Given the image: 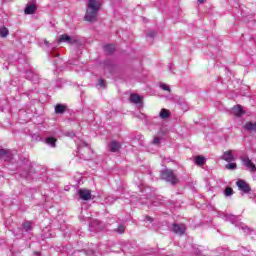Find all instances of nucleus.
<instances>
[{
  "mask_svg": "<svg viewBox=\"0 0 256 256\" xmlns=\"http://www.w3.org/2000/svg\"><path fill=\"white\" fill-rule=\"evenodd\" d=\"M205 163V157L203 156H197L195 158V164L199 165L200 167L203 166V164Z\"/></svg>",
  "mask_w": 256,
  "mask_h": 256,
  "instance_id": "6ab92c4d",
  "label": "nucleus"
},
{
  "mask_svg": "<svg viewBox=\"0 0 256 256\" xmlns=\"http://www.w3.org/2000/svg\"><path fill=\"white\" fill-rule=\"evenodd\" d=\"M7 35H9V29H7L6 27H1L0 28V36L5 38V37H7Z\"/></svg>",
  "mask_w": 256,
  "mask_h": 256,
  "instance_id": "aec40b11",
  "label": "nucleus"
},
{
  "mask_svg": "<svg viewBox=\"0 0 256 256\" xmlns=\"http://www.w3.org/2000/svg\"><path fill=\"white\" fill-rule=\"evenodd\" d=\"M207 0H198V3H200V4H203V3H205Z\"/></svg>",
  "mask_w": 256,
  "mask_h": 256,
  "instance_id": "c9c22d12",
  "label": "nucleus"
},
{
  "mask_svg": "<svg viewBox=\"0 0 256 256\" xmlns=\"http://www.w3.org/2000/svg\"><path fill=\"white\" fill-rule=\"evenodd\" d=\"M159 117H160V119H163V120L169 119V117H171V111H169L165 108H162L160 110Z\"/></svg>",
  "mask_w": 256,
  "mask_h": 256,
  "instance_id": "9b49d317",
  "label": "nucleus"
},
{
  "mask_svg": "<svg viewBox=\"0 0 256 256\" xmlns=\"http://www.w3.org/2000/svg\"><path fill=\"white\" fill-rule=\"evenodd\" d=\"M160 88L163 89V91H168V93H171V87L165 83L160 84Z\"/></svg>",
  "mask_w": 256,
  "mask_h": 256,
  "instance_id": "393cba45",
  "label": "nucleus"
},
{
  "mask_svg": "<svg viewBox=\"0 0 256 256\" xmlns=\"http://www.w3.org/2000/svg\"><path fill=\"white\" fill-rule=\"evenodd\" d=\"M232 115H235V117H241L245 111H243V108L241 105L234 106L231 111Z\"/></svg>",
  "mask_w": 256,
  "mask_h": 256,
  "instance_id": "1a4fd4ad",
  "label": "nucleus"
},
{
  "mask_svg": "<svg viewBox=\"0 0 256 256\" xmlns=\"http://www.w3.org/2000/svg\"><path fill=\"white\" fill-rule=\"evenodd\" d=\"M223 221H230L234 225L235 221H237V216L233 214H224L222 216Z\"/></svg>",
  "mask_w": 256,
  "mask_h": 256,
  "instance_id": "f8f14e48",
  "label": "nucleus"
},
{
  "mask_svg": "<svg viewBox=\"0 0 256 256\" xmlns=\"http://www.w3.org/2000/svg\"><path fill=\"white\" fill-rule=\"evenodd\" d=\"M161 177L162 179H164V181L171 183V185H175L179 182V179L177 178V174H175L173 170H163L161 172Z\"/></svg>",
  "mask_w": 256,
  "mask_h": 256,
  "instance_id": "f03ea898",
  "label": "nucleus"
},
{
  "mask_svg": "<svg viewBox=\"0 0 256 256\" xmlns=\"http://www.w3.org/2000/svg\"><path fill=\"white\" fill-rule=\"evenodd\" d=\"M35 11H37V6H35V4H30V5L26 6L24 13L26 15H33V13H35Z\"/></svg>",
  "mask_w": 256,
  "mask_h": 256,
  "instance_id": "9d476101",
  "label": "nucleus"
},
{
  "mask_svg": "<svg viewBox=\"0 0 256 256\" xmlns=\"http://www.w3.org/2000/svg\"><path fill=\"white\" fill-rule=\"evenodd\" d=\"M0 159L5 162L13 161V153L6 149H0Z\"/></svg>",
  "mask_w": 256,
  "mask_h": 256,
  "instance_id": "39448f33",
  "label": "nucleus"
},
{
  "mask_svg": "<svg viewBox=\"0 0 256 256\" xmlns=\"http://www.w3.org/2000/svg\"><path fill=\"white\" fill-rule=\"evenodd\" d=\"M78 145V151H81V149H83V147H87V143L85 142H77Z\"/></svg>",
  "mask_w": 256,
  "mask_h": 256,
  "instance_id": "bb28decb",
  "label": "nucleus"
},
{
  "mask_svg": "<svg viewBox=\"0 0 256 256\" xmlns=\"http://www.w3.org/2000/svg\"><path fill=\"white\" fill-rule=\"evenodd\" d=\"M25 77H26V79H29L30 81H34L33 77H35V75L31 71H27L25 73Z\"/></svg>",
  "mask_w": 256,
  "mask_h": 256,
  "instance_id": "b1692460",
  "label": "nucleus"
},
{
  "mask_svg": "<svg viewBox=\"0 0 256 256\" xmlns=\"http://www.w3.org/2000/svg\"><path fill=\"white\" fill-rule=\"evenodd\" d=\"M243 231H249V228L242 226Z\"/></svg>",
  "mask_w": 256,
  "mask_h": 256,
  "instance_id": "e433bc0d",
  "label": "nucleus"
},
{
  "mask_svg": "<svg viewBox=\"0 0 256 256\" xmlns=\"http://www.w3.org/2000/svg\"><path fill=\"white\" fill-rule=\"evenodd\" d=\"M250 199H253L255 197V194L249 193Z\"/></svg>",
  "mask_w": 256,
  "mask_h": 256,
  "instance_id": "f704fd0d",
  "label": "nucleus"
},
{
  "mask_svg": "<svg viewBox=\"0 0 256 256\" xmlns=\"http://www.w3.org/2000/svg\"><path fill=\"white\" fill-rule=\"evenodd\" d=\"M78 195H79L80 199H82L83 201H89V199H91V190L80 189L78 191Z\"/></svg>",
  "mask_w": 256,
  "mask_h": 256,
  "instance_id": "0eeeda50",
  "label": "nucleus"
},
{
  "mask_svg": "<svg viewBox=\"0 0 256 256\" xmlns=\"http://www.w3.org/2000/svg\"><path fill=\"white\" fill-rule=\"evenodd\" d=\"M55 113H57V115H62V113H65V105L57 104L55 106Z\"/></svg>",
  "mask_w": 256,
  "mask_h": 256,
  "instance_id": "f3484780",
  "label": "nucleus"
},
{
  "mask_svg": "<svg viewBox=\"0 0 256 256\" xmlns=\"http://www.w3.org/2000/svg\"><path fill=\"white\" fill-rule=\"evenodd\" d=\"M104 50L106 51V53H108L109 55H111V53L115 52V45L113 44H107L104 46Z\"/></svg>",
  "mask_w": 256,
  "mask_h": 256,
  "instance_id": "a211bd4d",
  "label": "nucleus"
},
{
  "mask_svg": "<svg viewBox=\"0 0 256 256\" xmlns=\"http://www.w3.org/2000/svg\"><path fill=\"white\" fill-rule=\"evenodd\" d=\"M58 42L71 44V43H73V39L69 35L63 34L62 36H60Z\"/></svg>",
  "mask_w": 256,
  "mask_h": 256,
  "instance_id": "4468645a",
  "label": "nucleus"
},
{
  "mask_svg": "<svg viewBox=\"0 0 256 256\" xmlns=\"http://www.w3.org/2000/svg\"><path fill=\"white\" fill-rule=\"evenodd\" d=\"M4 1H9V0H4Z\"/></svg>",
  "mask_w": 256,
  "mask_h": 256,
  "instance_id": "79ce46f5",
  "label": "nucleus"
},
{
  "mask_svg": "<svg viewBox=\"0 0 256 256\" xmlns=\"http://www.w3.org/2000/svg\"><path fill=\"white\" fill-rule=\"evenodd\" d=\"M66 137H71V139H73V137H75V132L73 131H68L65 132Z\"/></svg>",
  "mask_w": 256,
  "mask_h": 256,
  "instance_id": "c85d7f7f",
  "label": "nucleus"
},
{
  "mask_svg": "<svg viewBox=\"0 0 256 256\" xmlns=\"http://www.w3.org/2000/svg\"><path fill=\"white\" fill-rule=\"evenodd\" d=\"M45 45H49V41L44 40Z\"/></svg>",
  "mask_w": 256,
  "mask_h": 256,
  "instance_id": "4c0bfd02",
  "label": "nucleus"
},
{
  "mask_svg": "<svg viewBox=\"0 0 256 256\" xmlns=\"http://www.w3.org/2000/svg\"><path fill=\"white\" fill-rule=\"evenodd\" d=\"M58 55H59L58 53H55V52H53V51L50 52V56H51V57H57Z\"/></svg>",
  "mask_w": 256,
  "mask_h": 256,
  "instance_id": "473e14b6",
  "label": "nucleus"
},
{
  "mask_svg": "<svg viewBox=\"0 0 256 256\" xmlns=\"http://www.w3.org/2000/svg\"><path fill=\"white\" fill-rule=\"evenodd\" d=\"M150 37H153V34H149Z\"/></svg>",
  "mask_w": 256,
  "mask_h": 256,
  "instance_id": "a19ab883",
  "label": "nucleus"
},
{
  "mask_svg": "<svg viewBox=\"0 0 256 256\" xmlns=\"http://www.w3.org/2000/svg\"><path fill=\"white\" fill-rule=\"evenodd\" d=\"M35 255L39 256V252H36Z\"/></svg>",
  "mask_w": 256,
  "mask_h": 256,
  "instance_id": "ea45409f",
  "label": "nucleus"
},
{
  "mask_svg": "<svg viewBox=\"0 0 256 256\" xmlns=\"http://www.w3.org/2000/svg\"><path fill=\"white\" fill-rule=\"evenodd\" d=\"M130 101L131 103H135L137 105L143 101V97L139 96V94H131Z\"/></svg>",
  "mask_w": 256,
  "mask_h": 256,
  "instance_id": "2eb2a0df",
  "label": "nucleus"
},
{
  "mask_svg": "<svg viewBox=\"0 0 256 256\" xmlns=\"http://www.w3.org/2000/svg\"><path fill=\"white\" fill-rule=\"evenodd\" d=\"M22 175H23V177H25V179H29V175H31V172H26Z\"/></svg>",
  "mask_w": 256,
  "mask_h": 256,
  "instance_id": "2f4dec72",
  "label": "nucleus"
},
{
  "mask_svg": "<svg viewBox=\"0 0 256 256\" xmlns=\"http://www.w3.org/2000/svg\"><path fill=\"white\" fill-rule=\"evenodd\" d=\"M194 253H195V255H197V256H205V254L203 253V247L195 248V249H194Z\"/></svg>",
  "mask_w": 256,
  "mask_h": 256,
  "instance_id": "5701e85b",
  "label": "nucleus"
},
{
  "mask_svg": "<svg viewBox=\"0 0 256 256\" xmlns=\"http://www.w3.org/2000/svg\"><path fill=\"white\" fill-rule=\"evenodd\" d=\"M161 143V138L155 137L152 141L153 145H159Z\"/></svg>",
  "mask_w": 256,
  "mask_h": 256,
  "instance_id": "cd10ccee",
  "label": "nucleus"
},
{
  "mask_svg": "<svg viewBox=\"0 0 256 256\" xmlns=\"http://www.w3.org/2000/svg\"><path fill=\"white\" fill-rule=\"evenodd\" d=\"M146 219H147V221H150V223L153 222V218H151V217H149V216H147Z\"/></svg>",
  "mask_w": 256,
  "mask_h": 256,
  "instance_id": "72a5a7b5",
  "label": "nucleus"
},
{
  "mask_svg": "<svg viewBox=\"0 0 256 256\" xmlns=\"http://www.w3.org/2000/svg\"><path fill=\"white\" fill-rule=\"evenodd\" d=\"M98 85H99V87H105V80L99 79Z\"/></svg>",
  "mask_w": 256,
  "mask_h": 256,
  "instance_id": "7c9ffc66",
  "label": "nucleus"
},
{
  "mask_svg": "<svg viewBox=\"0 0 256 256\" xmlns=\"http://www.w3.org/2000/svg\"><path fill=\"white\" fill-rule=\"evenodd\" d=\"M23 229H25V231H31V222H25L23 224Z\"/></svg>",
  "mask_w": 256,
  "mask_h": 256,
  "instance_id": "a878e982",
  "label": "nucleus"
},
{
  "mask_svg": "<svg viewBox=\"0 0 256 256\" xmlns=\"http://www.w3.org/2000/svg\"><path fill=\"white\" fill-rule=\"evenodd\" d=\"M108 149H109V151H111V153H117V151H119V149H121V143L116 140H112L108 144Z\"/></svg>",
  "mask_w": 256,
  "mask_h": 256,
  "instance_id": "6e6552de",
  "label": "nucleus"
},
{
  "mask_svg": "<svg viewBox=\"0 0 256 256\" xmlns=\"http://www.w3.org/2000/svg\"><path fill=\"white\" fill-rule=\"evenodd\" d=\"M46 145H49L50 147H56L57 138L54 137H48L45 141Z\"/></svg>",
  "mask_w": 256,
  "mask_h": 256,
  "instance_id": "dca6fc26",
  "label": "nucleus"
},
{
  "mask_svg": "<svg viewBox=\"0 0 256 256\" xmlns=\"http://www.w3.org/2000/svg\"><path fill=\"white\" fill-rule=\"evenodd\" d=\"M172 231L176 235H183L185 233V231H187V228L185 227L184 224H173Z\"/></svg>",
  "mask_w": 256,
  "mask_h": 256,
  "instance_id": "423d86ee",
  "label": "nucleus"
},
{
  "mask_svg": "<svg viewBox=\"0 0 256 256\" xmlns=\"http://www.w3.org/2000/svg\"><path fill=\"white\" fill-rule=\"evenodd\" d=\"M236 185H237L239 191H241V193H244V194L251 193V187L244 180H238L236 182Z\"/></svg>",
  "mask_w": 256,
  "mask_h": 256,
  "instance_id": "7ed1b4c3",
  "label": "nucleus"
},
{
  "mask_svg": "<svg viewBox=\"0 0 256 256\" xmlns=\"http://www.w3.org/2000/svg\"><path fill=\"white\" fill-rule=\"evenodd\" d=\"M226 169L229 171H235V169H237V164L235 162L228 163L226 165Z\"/></svg>",
  "mask_w": 256,
  "mask_h": 256,
  "instance_id": "412c9836",
  "label": "nucleus"
},
{
  "mask_svg": "<svg viewBox=\"0 0 256 256\" xmlns=\"http://www.w3.org/2000/svg\"><path fill=\"white\" fill-rule=\"evenodd\" d=\"M117 232L118 233H125V226H123V225L118 226Z\"/></svg>",
  "mask_w": 256,
  "mask_h": 256,
  "instance_id": "c756f323",
  "label": "nucleus"
},
{
  "mask_svg": "<svg viewBox=\"0 0 256 256\" xmlns=\"http://www.w3.org/2000/svg\"><path fill=\"white\" fill-rule=\"evenodd\" d=\"M245 130L250 133H256V122H248L245 125Z\"/></svg>",
  "mask_w": 256,
  "mask_h": 256,
  "instance_id": "ddd939ff",
  "label": "nucleus"
},
{
  "mask_svg": "<svg viewBox=\"0 0 256 256\" xmlns=\"http://www.w3.org/2000/svg\"><path fill=\"white\" fill-rule=\"evenodd\" d=\"M95 223H96L97 225H99V223H101V222H99V220H96Z\"/></svg>",
  "mask_w": 256,
  "mask_h": 256,
  "instance_id": "58836bf2",
  "label": "nucleus"
},
{
  "mask_svg": "<svg viewBox=\"0 0 256 256\" xmlns=\"http://www.w3.org/2000/svg\"><path fill=\"white\" fill-rule=\"evenodd\" d=\"M224 195H225L226 197H231V195H233V188L227 187V188L224 190Z\"/></svg>",
  "mask_w": 256,
  "mask_h": 256,
  "instance_id": "4be33fe9",
  "label": "nucleus"
},
{
  "mask_svg": "<svg viewBox=\"0 0 256 256\" xmlns=\"http://www.w3.org/2000/svg\"><path fill=\"white\" fill-rule=\"evenodd\" d=\"M101 7V0H89L88 9L86 11V15L84 17L85 21H89V23H93L97 18V12Z\"/></svg>",
  "mask_w": 256,
  "mask_h": 256,
  "instance_id": "f257e3e1",
  "label": "nucleus"
},
{
  "mask_svg": "<svg viewBox=\"0 0 256 256\" xmlns=\"http://www.w3.org/2000/svg\"><path fill=\"white\" fill-rule=\"evenodd\" d=\"M221 159L223 161H226L227 163H231L235 161V150H227L223 153L221 156Z\"/></svg>",
  "mask_w": 256,
  "mask_h": 256,
  "instance_id": "20e7f679",
  "label": "nucleus"
}]
</instances>
